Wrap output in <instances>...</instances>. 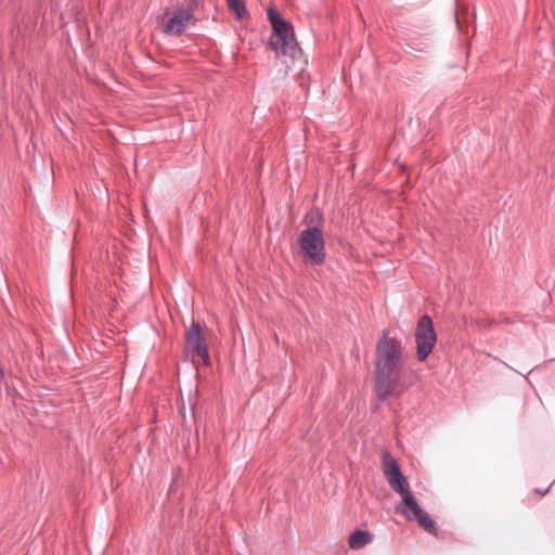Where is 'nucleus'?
<instances>
[{"label":"nucleus","instance_id":"nucleus-1","mask_svg":"<svg viewBox=\"0 0 555 555\" xmlns=\"http://www.w3.org/2000/svg\"><path fill=\"white\" fill-rule=\"evenodd\" d=\"M405 356L401 343L386 334L376 346L375 385L377 397L384 400L390 395H399L405 389L400 384Z\"/></svg>","mask_w":555,"mask_h":555},{"label":"nucleus","instance_id":"nucleus-6","mask_svg":"<svg viewBox=\"0 0 555 555\" xmlns=\"http://www.w3.org/2000/svg\"><path fill=\"white\" fill-rule=\"evenodd\" d=\"M191 9L167 10L162 17V30L167 36H180L193 23Z\"/></svg>","mask_w":555,"mask_h":555},{"label":"nucleus","instance_id":"nucleus-4","mask_svg":"<svg viewBox=\"0 0 555 555\" xmlns=\"http://www.w3.org/2000/svg\"><path fill=\"white\" fill-rule=\"evenodd\" d=\"M299 245L305 256L313 263L320 264L325 259V245L322 230L311 227L299 235Z\"/></svg>","mask_w":555,"mask_h":555},{"label":"nucleus","instance_id":"nucleus-8","mask_svg":"<svg viewBox=\"0 0 555 555\" xmlns=\"http://www.w3.org/2000/svg\"><path fill=\"white\" fill-rule=\"evenodd\" d=\"M372 541V534L369 531L356 530L349 537V547L352 550H359Z\"/></svg>","mask_w":555,"mask_h":555},{"label":"nucleus","instance_id":"nucleus-7","mask_svg":"<svg viewBox=\"0 0 555 555\" xmlns=\"http://www.w3.org/2000/svg\"><path fill=\"white\" fill-rule=\"evenodd\" d=\"M186 349L192 357L203 360L205 365L210 364V358L206 344V336L198 323L193 322L185 333Z\"/></svg>","mask_w":555,"mask_h":555},{"label":"nucleus","instance_id":"nucleus-2","mask_svg":"<svg viewBox=\"0 0 555 555\" xmlns=\"http://www.w3.org/2000/svg\"><path fill=\"white\" fill-rule=\"evenodd\" d=\"M382 469L389 487L402 499L403 507L399 508L401 514L408 520H415L428 533H436V524L430 516L422 509L417 501L410 491L408 479L401 473L398 462L392 457L389 451L385 450L382 454Z\"/></svg>","mask_w":555,"mask_h":555},{"label":"nucleus","instance_id":"nucleus-9","mask_svg":"<svg viewBox=\"0 0 555 555\" xmlns=\"http://www.w3.org/2000/svg\"><path fill=\"white\" fill-rule=\"evenodd\" d=\"M227 2L230 10L237 18H242L246 14V8L243 0H227Z\"/></svg>","mask_w":555,"mask_h":555},{"label":"nucleus","instance_id":"nucleus-5","mask_svg":"<svg viewBox=\"0 0 555 555\" xmlns=\"http://www.w3.org/2000/svg\"><path fill=\"white\" fill-rule=\"evenodd\" d=\"M437 341V335L433 325V321L428 315H423L416 325L415 343L416 357L418 361H425L431 353Z\"/></svg>","mask_w":555,"mask_h":555},{"label":"nucleus","instance_id":"nucleus-3","mask_svg":"<svg viewBox=\"0 0 555 555\" xmlns=\"http://www.w3.org/2000/svg\"><path fill=\"white\" fill-rule=\"evenodd\" d=\"M268 17L272 25L270 47L278 54L296 60L301 56V50L295 38L294 28L273 8L268 9Z\"/></svg>","mask_w":555,"mask_h":555}]
</instances>
